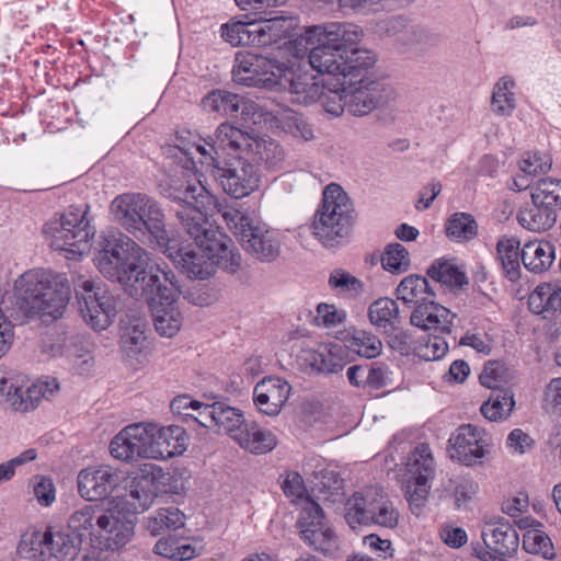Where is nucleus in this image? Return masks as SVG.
I'll return each instance as SVG.
<instances>
[{
    "mask_svg": "<svg viewBox=\"0 0 561 561\" xmlns=\"http://www.w3.org/2000/svg\"><path fill=\"white\" fill-rule=\"evenodd\" d=\"M481 538L484 546L473 547L474 556L481 561H508L519 547V537L511 523L501 516L483 524Z\"/></svg>",
    "mask_w": 561,
    "mask_h": 561,
    "instance_id": "nucleus-12",
    "label": "nucleus"
},
{
    "mask_svg": "<svg viewBox=\"0 0 561 561\" xmlns=\"http://www.w3.org/2000/svg\"><path fill=\"white\" fill-rule=\"evenodd\" d=\"M254 23V46L263 47L278 44L288 39V44L298 34H293L297 26V19L289 15H277Z\"/></svg>",
    "mask_w": 561,
    "mask_h": 561,
    "instance_id": "nucleus-27",
    "label": "nucleus"
},
{
    "mask_svg": "<svg viewBox=\"0 0 561 561\" xmlns=\"http://www.w3.org/2000/svg\"><path fill=\"white\" fill-rule=\"evenodd\" d=\"M123 472L110 466L88 468L78 474V491L82 497L93 502L106 499L123 481Z\"/></svg>",
    "mask_w": 561,
    "mask_h": 561,
    "instance_id": "nucleus-19",
    "label": "nucleus"
},
{
    "mask_svg": "<svg viewBox=\"0 0 561 561\" xmlns=\"http://www.w3.org/2000/svg\"><path fill=\"white\" fill-rule=\"evenodd\" d=\"M201 106L206 113H217L221 116L241 117L248 119L255 112L254 102L226 91L211 90L201 100Z\"/></svg>",
    "mask_w": 561,
    "mask_h": 561,
    "instance_id": "nucleus-21",
    "label": "nucleus"
},
{
    "mask_svg": "<svg viewBox=\"0 0 561 561\" xmlns=\"http://www.w3.org/2000/svg\"><path fill=\"white\" fill-rule=\"evenodd\" d=\"M232 439L254 455L266 454L277 445L275 435L268 430L261 428L255 422H245L237 434H232Z\"/></svg>",
    "mask_w": 561,
    "mask_h": 561,
    "instance_id": "nucleus-31",
    "label": "nucleus"
},
{
    "mask_svg": "<svg viewBox=\"0 0 561 561\" xmlns=\"http://www.w3.org/2000/svg\"><path fill=\"white\" fill-rule=\"evenodd\" d=\"M284 62L253 53H239L232 68L233 81L255 88L276 89Z\"/></svg>",
    "mask_w": 561,
    "mask_h": 561,
    "instance_id": "nucleus-13",
    "label": "nucleus"
},
{
    "mask_svg": "<svg viewBox=\"0 0 561 561\" xmlns=\"http://www.w3.org/2000/svg\"><path fill=\"white\" fill-rule=\"evenodd\" d=\"M455 318V313L432 298L414 307L410 316V323L424 331L435 330L450 333Z\"/></svg>",
    "mask_w": 561,
    "mask_h": 561,
    "instance_id": "nucleus-26",
    "label": "nucleus"
},
{
    "mask_svg": "<svg viewBox=\"0 0 561 561\" xmlns=\"http://www.w3.org/2000/svg\"><path fill=\"white\" fill-rule=\"evenodd\" d=\"M276 89L289 90L295 95L294 101L301 105H309L323 95V87L314 77L307 73H296L291 66L284 62L282 76Z\"/></svg>",
    "mask_w": 561,
    "mask_h": 561,
    "instance_id": "nucleus-23",
    "label": "nucleus"
},
{
    "mask_svg": "<svg viewBox=\"0 0 561 561\" xmlns=\"http://www.w3.org/2000/svg\"><path fill=\"white\" fill-rule=\"evenodd\" d=\"M533 438L520 428L513 430L506 439V445L512 453L525 454L531 448Z\"/></svg>",
    "mask_w": 561,
    "mask_h": 561,
    "instance_id": "nucleus-63",
    "label": "nucleus"
},
{
    "mask_svg": "<svg viewBox=\"0 0 561 561\" xmlns=\"http://www.w3.org/2000/svg\"><path fill=\"white\" fill-rule=\"evenodd\" d=\"M111 213L129 233L167 251L170 237L157 201L142 193L119 194L111 203Z\"/></svg>",
    "mask_w": 561,
    "mask_h": 561,
    "instance_id": "nucleus-6",
    "label": "nucleus"
},
{
    "mask_svg": "<svg viewBox=\"0 0 561 561\" xmlns=\"http://www.w3.org/2000/svg\"><path fill=\"white\" fill-rule=\"evenodd\" d=\"M305 543L322 553H333L337 548L334 531L325 524L322 507L310 497L302 500L301 511L296 523Z\"/></svg>",
    "mask_w": 561,
    "mask_h": 561,
    "instance_id": "nucleus-14",
    "label": "nucleus"
},
{
    "mask_svg": "<svg viewBox=\"0 0 561 561\" xmlns=\"http://www.w3.org/2000/svg\"><path fill=\"white\" fill-rule=\"evenodd\" d=\"M409 479L405 484V497L410 505L421 508L431 489L430 480L435 474V463L427 444H420L409 457L407 463Z\"/></svg>",
    "mask_w": 561,
    "mask_h": 561,
    "instance_id": "nucleus-16",
    "label": "nucleus"
},
{
    "mask_svg": "<svg viewBox=\"0 0 561 561\" xmlns=\"http://www.w3.org/2000/svg\"><path fill=\"white\" fill-rule=\"evenodd\" d=\"M185 525V515L175 506L156 510L145 518V528L151 536H159L167 530H176Z\"/></svg>",
    "mask_w": 561,
    "mask_h": 561,
    "instance_id": "nucleus-39",
    "label": "nucleus"
},
{
    "mask_svg": "<svg viewBox=\"0 0 561 561\" xmlns=\"http://www.w3.org/2000/svg\"><path fill=\"white\" fill-rule=\"evenodd\" d=\"M345 87L346 111L354 116H364L373 112L383 101L382 84L360 78L343 80L341 83Z\"/></svg>",
    "mask_w": 561,
    "mask_h": 561,
    "instance_id": "nucleus-18",
    "label": "nucleus"
},
{
    "mask_svg": "<svg viewBox=\"0 0 561 561\" xmlns=\"http://www.w3.org/2000/svg\"><path fill=\"white\" fill-rule=\"evenodd\" d=\"M354 219L351 198L341 185L330 183L322 194L311 225L313 236L324 245L332 247L348 236Z\"/></svg>",
    "mask_w": 561,
    "mask_h": 561,
    "instance_id": "nucleus-7",
    "label": "nucleus"
},
{
    "mask_svg": "<svg viewBox=\"0 0 561 561\" xmlns=\"http://www.w3.org/2000/svg\"><path fill=\"white\" fill-rule=\"evenodd\" d=\"M221 216L227 226L233 231L239 240L241 239L242 233H245L247 229L254 225V221L249 213L236 207L225 208L221 211Z\"/></svg>",
    "mask_w": 561,
    "mask_h": 561,
    "instance_id": "nucleus-54",
    "label": "nucleus"
},
{
    "mask_svg": "<svg viewBox=\"0 0 561 561\" xmlns=\"http://www.w3.org/2000/svg\"><path fill=\"white\" fill-rule=\"evenodd\" d=\"M382 267L391 273H403L410 266L408 250L400 243H390L381 255Z\"/></svg>",
    "mask_w": 561,
    "mask_h": 561,
    "instance_id": "nucleus-50",
    "label": "nucleus"
},
{
    "mask_svg": "<svg viewBox=\"0 0 561 561\" xmlns=\"http://www.w3.org/2000/svg\"><path fill=\"white\" fill-rule=\"evenodd\" d=\"M100 514H105L98 505H84L72 513L68 520V526L75 534H83L98 536L96 518Z\"/></svg>",
    "mask_w": 561,
    "mask_h": 561,
    "instance_id": "nucleus-47",
    "label": "nucleus"
},
{
    "mask_svg": "<svg viewBox=\"0 0 561 561\" xmlns=\"http://www.w3.org/2000/svg\"><path fill=\"white\" fill-rule=\"evenodd\" d=\"M449 455L466 466L480 463L489 453L491 435L473 424H462L449 438Z\"/></svg>",
    "mask_w": 561,
    "mask_h": 561,
    "instance_id": "nucleus-17",
    "label": "nucleus"
},
{
    "mask_svg": "<svg viewBox=\"0 0 561 561\" xmlns=\"http://www.w3.org/2000/svg\"><path fill=\"white\" fill-rule=\"evenodd\" d=\"M515 407L513 391L510 389L493 390L488 401H485L480 411L489 421L506 420Z\"/></svg>",
    "mask_w": 561,
    "mask_h": 561,
    "instance_id": "nucleus-41",
    "label": "nucleus"
},
{
    "mask_svg": "<svg viewBox=\"0 0 561 561\" xmlns=\"http://www.w3.org/2000/svg\"><path fill=\"white\" fill-rule=\"evenodd\" d=\"M552 165V159L543 152H526L520 159L519 173L514 178V186L518 191L530 186L535 176L547 173Z\"/></svg>",
    "mask_w": 561,
    "mask_h": 561,
    "instance_id": "nucleus-36",
    "label": "nucleus"
},
{
    "mask_svg": "<svg viewBox=\"0 0 561 561\" xmlns=\"http://www.w3.org/2000/svg\"><path fill=\"white\" fill-rule=\"evenodd\" d=\"M154 434V459H169L186 450V432L183 427L171 425L158 427Z\"/></svg>",
    "mask_w": 561,
    "mask_h": 561,
    "instance_id": "nucleus-34",
    "label": "nucleus"
},
{
    "mask_svg": "<svg viewBox=\"0 0 561 561\" xmlns=\"http://www.w3.org/2000/svg\"><path fill=\"white\" fill-rule=\"evenodd\" d=\"M329 284L340 293H357L362 288L360 280L342 270H335L330 275Z\"/></svg>",
    "mask_w": 561,
    "mask_h": 561,
    "instance_id": "nucleus-58",
    "label": "nucleus"
},
{
    "mask_svg": "<svg viewBox=\"0 0 561 561\" xmlns=\"http://www.w3.org/2000/svg\"><path fill=\"white\" fill-rule=\"evenodd\" d=\"M58 389L55 378L37 380L30 386L19 385L16 380L10 392H7L5 402L13 411L25 413L36 409L42 399L48 400Z\"/></svg>",
    "mask_w": 561,
    "mask_h": 561,
    "instance_id": "nucleus-20",
    "label": "nucleus"
},
{
    "mask_svg": "<svg viewBox=\"0 0 561 561\" xmlns=\"http://www.w3.org/2000/svg\"><path fill=\"white\" fill-rule=\"evenodd\" d=\"M556 259V249L549 241L534 240L522 249L520 260L524 266L534 273L547 271Z\"/></svg>",
    "mask_w": 561,
    "mask_h": 561,
    "instance_id": "nucleus-37",
    "label": "nucleus"
},
{
    "mask_svg": "<svg viewBox=\"0 0 561 561\" xmlns=\"http://www.w3.org/2000/svg\"><path fill=\"white\" fill-rule=\"evenodd\" d=\"M523 548L526 552L541 554L545 559L554 558L553 545L551 539L542 530L533 528L526 530L523 537Z\"/></svg>",
    "mask_w": 561,
    "mask_h": 561,
    "instance_id": "nucleus-49",
    "label": "nucleus"
},
{
    "mask_svg": "<svg viewBox=\"0 0 561 561\" xmlns=\"http://www.w3.org/2000/svg\"><path fill=\"white\" fill-rule=\"evenodd\" d=\"M88 206H69L57 219L44 226V232L50 237V247L58 251L83 254L89 250V241L95 234L91 225Z\"/></svg>",
    "mask_w": 561,
    "mask_h": 561,
    "instance_id": "nucleus-8",
    "label": "nucleus"
},
{
    "mask_svg": "<svg viewBox=\"0 0 561 561\" xmlns=\"http://www.w3.org/2000/svg\"><path fill=\"white\" fill-rule=\"evenodd\" d=\"M448 352V343L439 336L430 337L428 341L419 350L420 358L432 362L438 360Z\"/></svg>",
    "mask_w": 561,
    "mask_h": 561,
    "instance_id": "nucleus-59",
    "label": "nucleus"
},
{
    "mask_svg": "<svg viewBox=\"0 0 561 561\" xmlns=\"http://www.w3.org/2000/svg\"><path fill=\"white\" fill-rule=\"evenodd\" d=\"M84 534H75L68 530H56L48 526L45 531L35 530L30 537V557L46 561L50 558L57 561H75L81 551ZM22 545H27L23 541Z\"/></svg>",
    "mask_w": 561,
    "mask_h": 561,
    "instance_id": "nucleus-11",
    "label": "nucleus"
},
{
    "mask_svg": "<svg viewBox=\"0 0 561 561\" xmlns=\"http://www.w3.org/2000/svg\"><path fill=\"white\" fill-rule=\"evenodd\" d=\"M243 250L262 262L275 261L280 252L277 233L260 225H253L239 240Z\"/></svg>",
    "mask_w": 561,
    "mask_h": 561,
    "instance_id": "nucleus-24",
    "label": "nucleus"
},
{
    "mask_svg": "<svg viewBox=\"0 0 561 561\" xmlns=\"http://www.w3.org/2000/svg\"><path fill=\"white\" fill-rule=\"evenodd\" d=\"M344 518L354 530L371 525L393 529L399 523V513L382 490L370 489L346 500Z\"/></svg>",
    "mask_w": 561,
    "mask_h": 561,
    "instance_id": "nucleus-9",
    "label": "nucleus"
},
{
    "mask_svg": "<svg viewBox=\"0 0 561 561\" xmlns=\"http://www.w3.org/2000/svg\"><path fill=\"white\" fill-rule=\"evenodd\" d=\"M397 299L405 305L427 301L436 297V289L425 276L411 274L405 276L396 288Z\"/></svg>",
    "mask_w": 561,
    "mask_h": 561,
    "instance_id": "nucleus-35",
    "label": "nucleus"
},
{
    "mask_svg": "<svg viewBox=\"0 0 561 561\" xmlns=\"http://www.w3.org/2000/svg\"><path fill=\"white\" fill-rule=\"evenodd\" d=\"M73 286L84 321L95 331L107 329L117 316L119 299L101 284L84 276H78Z\"/></svg>",
    "mask_w": 561,
    "mask_h": 561,
    "instance_id": "nucleus-10",
    "label": "nucleus"
},
{
    "mask_svg": "<svg viewBox=\"0 0 561 561\" xmlns=\"http://www.w3.org/2000/svg\"><path fill=\"white\" fill-rule=\"evenodd\" d=\"M94 263L105 278L121 284L130 297L149 305L154 329L161 336L172 337L180 331L183 317L176 301L182 289L172 270L149 266L147 251L122 232L104 238Z\"/></svg>",
    "mask_w": 561,
    "mask_h": 561,
    "instance_id": "nucleus-1",
    "label": "nucleus"
},
{
    "mask_svg": "<svg viewBox=\"0 0 561 561\" xmlns=\"http://www.w3.org/2000/svg\"><path fill=\"white\" fill-rule=\"evenodd\" d=\"M221 37L231 46H254V23L231 21L220 27Z\"/></svg>",
    "mask_w": 561,
    "mask_h": 561,
    "instance_id": "nucleus-44",
    "label": "nucleus"
},
{
    "mask_svg": "<svg viewBox=\"0 0 561 561\" xmlns=\"http://www.w3.org/2000/svg\"><path fill=\"white\" fill-rule=\"evenodd\" d=\"M362 37V28L351 23L312 25L293 38L289 50L298 59L307 57L319 73L341 76L345 50L358 45Z\"/></svg>",
    "mask_w": 561,
    "mask_h": 561,
    "instance_id": "nucleus-4",
    "label": "nucleus"
},
{
    "mask_svg": "<svg viewBox=\"0 0 561 561\" xmlns=\"http://www.w3.org/2000/svg\"><path fill=\"white\" fill-rule=\"evenodd\" d=\"M367 387L381 389L390 383V373L386 365L367 366Z\"/></svg>",
    "mask_w": 561,
    "mask_h": 561,
    "instance_id": "nucleus-64",
    "label": "nucleus"
},
{
    "mask_svg": "<svg viewBox=\"0 0 561 561\" xmlns=\"http://www.w3.org/2000/svg\"><path fill=\"white\" fill-rule=\"evenodd\" d=\"M33 493L42 506H50L56 500V489L53 480L45 476L32 479Z\"/></svg>",
    "mask_w": 561,
    "mask_h": 561,
    "instance_id": "nucleus-56",
    "label": "nucleus"
},
{
    "mask_svg": "<svg viewBox=\"0 0 561 561\" xmlns=\"http://www.w3.org/2000/svg\"><path fill=\"white\" fill-rule=\"evenodd\" d=\"M167 196L176 204L173 209L175 216L196 248L176 249L172 244L174 241L170 239L167 251L163 248L158 249L181 265L190 278L207 279L215 273L216 267L234 274L241 266V255L231 239L214 227L197 206L206 197V188L199 180L185 187H175Z\"/></svg>",
    "mask_w": 561,
    "mask_h": 561,
    "instance_id": "nucleus-2",
    "label": "nucleus"
},
{
    "mask_svg": "<svg viewBox=\"0 0 561 561\" xmlns=\"http://www.w3.org/2000/svg\"><path fill=\"white\" fill-rule=\"evenodd\" d=\"M530 206L519 209L517 214L518 224L534 232H542L550 229L557 221L558 211L553 207L548 206V203L539 198L537 199L533 194Z\"/></svg>",
    "mask_w": 561,
    "mask_h": 561,
    "instance_id": "nucleus-32",
    "label": "nucleus"
},
{
    "mask_svg": "<svg viewBox=\"0 0 561 561\" xmlns=\"http://www.w3.org/2000/svg\"><path fill=\"white\" fill-rule=\"evenodd\" d=\"M340 346H321L318 350L301 348L297 354V364L307 374H336L344 367V362L337 352Z\"/></svg>",
    "mask_w": 561,
    "mask_h": 561,
    "instance_id": "nucleus-25",
    "label": "nucleus"
},
{
    "mask_svg": "<svg viewBox=\"0 0 561 561\" xmlns=\"http://www.w3.org/2000/svg\"><path fill=\"white\" fill-rule=\"evenodd\" d=\"M291 385L284 378L268 376L256 383L253 401L260 412L275 416L289 398Z\"/></svg>",
    "mask_w": 561,
    "mask_h": 561,
    "instance_id": "nucleus-22",
    "label": "nucleus"
},
{
    "mask_svg": "<svg viewBox=\"0 0 561 561\" xmlns=\"http://www.w3.org/2000/svg\"><path fill=\"white\" fill-rule=\"evenodd\" d=\"M154 466L151 463H145L140 469V473H137L131 478L128 486L126 497L128 504L135 512L146 511L152 503L153 492V480H154Z\"/></svg>",
    "mask_w": 561,
    "mask_h": 561,
    "instance_id": "nucleus-30",
    "label": "nucleus"
},
{
    "mask_svg": "<svg viewBox=\"0 0 561 561\" xmlns=\"http://www.w3.org/2000/svg\"><path fill=\"white\" fill-rule=\"evenodd\" d=\"M477 222L466 213L453 215L446 226L447 234L456 240H470L477 234Z\"/></svg>",
    "mask_w": 561,
    "mask_h": 561,
    "instance_id": "nucleus-51",
    "label": "nucleus"
},
{
    "mask_svg": "<svg viewBox=\"0 0 561 561\" xmlns=\"http://www.w3.org/2000/svg\"><path fill=\"white\" fill-rule=\"evenodd\" d=\"M505 367L497 362H491L484 365L479 379L482 386L492 390H499L504 389L502 385L505 382Z\"/></svg>",
    "mask_w": 561,
    "mask_h": 561,
    "instance_id": "nucleus-57",
    "label": "nucleus"
},
{
    "mask_svg": "<svg viewBox=\"0 0 561 561\" xmlns=\"http://www.w3.org/2000/svg\"><path fill=\"white\" fill-rule=\"evenodd\" d=\"M14 297L25 314L57 320L69 302L70 286L62 274L30 270L15 280Z\"/></svg>",
    "mask_w": 561,
    "mask_h": 561,
    "instance_id": "nucleus-5",
    "label": "nucleus"
},
{
    "mask_svg": "<svg viewBox=\"0 0 561 561\" xmlns=\"http://www.w3.org/2000/svg\"><path fill=\"white\" fill-rule=\"evenodd\" d=\"M529 310L548 318L561 312V282L539 284L528 297Z\"/></svg>",
    "mask_w": 561,
    "mask_h": 561,
    "instance_id": "nucleus-33",
    "label": "nucleus"
},
{
    "mask_svg": "<svg viewBox=\"0 0 561 561\" xmlns=\"http://www.w3.org/2000/svg\"><path fill=\"white\" fill-rule=\"evenodd\" d=\"M213 142L181 144L175 148L183 154L181 159L186 171H194V182H176L168 190V194L175 187H185L194 184L204 173H209L222 187L225 193L242 198L259 187L260 175L257 167L240 154L252 150L255 142L247 133L228 124H220L211 139ZM204 188L205 186L202 185Z\"/></svg>",
    "mask_w": 561,
    "mask_h": 561,
    "instance_id": "nucleus-3",
    "label": "nucleus"
},
{
    "mask_svg": "<svg viewBox=\"0 0 561 561\" xmlns=\"http://www.w3.org/2000/svg\"><path fill=\"white\" fill-rule=\"evenodd\" d=\"M368 319L371 325L389 336L393 335L403 322L397 301L388 297L378 298L369 305Z\"/></svg>",
    "mask_w": 561,
    "mask_h": 561,
    "instance_id": "nucleus-29",
    "label": "nucleus"
},
{
    "mask_svg": "<svg viewBox=\"0 0 561 561\" xmlns=\"http://www.w3.org/2000/svg\"><path fill=\"white\" fill-rule=\"evenodd\" d=\"M214 412L216 415L215 426L225 431L231 438L232 434H237L247 422L239 409L230 407L225 402L217 401L216 411Z\"/></svg>",
    "mask_w": 561,
    "mask_h": 561,
    "instance_id": "nucleus-48",
    "label": "nucleus"
},
{
    "mask_svg": "<svg viewBox=\"0 0 561 561\" xmlns=\"http://www.w3.org/2000/svg\"><path fill=\"white\" fill-rule=\"evenodd\" d=\"M214 411H216V402L209 404L198 401L192 411L190 422L207 428L215 426L216 415Z\"/></svg>",
    "mask_w": 561,
    "mask_h": 561,
    "instance_id": "nucleus-62",
    "label": "nucleus"
},
{
    "mask_svg": "<svg viewBox=\"0 0 561 561\" xmlns=\"http://www.w3.org/2000/svg\"><path fill=\"white\" fill-rule=\"evenodd\" d=\"M410 49L426 51L438 44V36L425 28L412 27L404 33Z\"/></svg>",
    "mask_w": 561,
    "mask_h": 561,
    "instance_id": "nucleus-55",
    "label": "nucleus"
},
{
    "mask_svg": "<svg viewBox=\"0 0 561 561\" xmlns=\"http://www.w3.org/2000/svg\"><path fill=\"white\" fill-rule=\"evenodd\" d=\"M156 424L135 423L123 428L110 444L111 455L123 461L154 459Z\"/></svg>",
    "mask_w": 561,
    "mask_h": 561,
    "instance_id": "nucleus-15",
    "label": "nucleus"
},
{
    "mask_svg": "<svg viewBox=\"0 0 561 561\" xmlns=\"http://www.w3.org/2000/svg\"><path fill=\"white\" fill-rule=\"evenodd\" d=\"M519 245V240L514 237H503L496 244L497 257L511 279L518 273L519 257L522 254Z\"/></svg>",
    "mask_w": 561,
    "mask_h": 561,
    "instance_id": "nucleus-43",
    "label": "nucleus"
},
{
    "mask_svg": "<svg viewBox=\"0 0 561 561\" xmlns=\"http://www.w3.org/2000/svg\"><path fill=\"white\" fill-rule=\"evenodd\" d=\"M81 340L78 336H73L69 340L68 344L65 345V348H62L60 345L55 346L51 345L49 353L53 356H75L77 359H82L80 363L81 367H78L80 374H83L85 370L90 367V359L91 356L89 355V350L84 346L78 347V344H81Z\"/></svg>",
    "mask_w": 561,
    "mask_h": 561,
    "instance_id": "nucleus-53",
    "label": "nucleus"
},
{
    "mask_svg": "<svg viewBox=\"0 0 561 561\" xmlns=\"http://www.w3.org/2000/svg\"><path fill=\"white\" fill-rule=\"evenodd\" d=\"M345 87L342 85L341 90L330 91L329 93L322 95L320 100H322L323 110L331 114L334 117L340 116L346 110L345 102Z\"/></svg>",
    "mask_w": 561,
    "mask_h": 561,
    "instance_id": "nucleus-60",
    "label": "nucleus"
},
{
    "mask_svg": "<svg viewBox=\"0 0 561 561\" xmlns=\"http://www.w3.org/2000/svg\"><path fill=\"white\" fill-rule=\"evenodd\" d=\"M347 347L357 355L365 358L377 357L382 350L380 339L371 332L356 330L347 341Z\"/></svg>",
    "mask_w": 561,
    "mask_h": 561,
    "instance_id": "nucleus-45",
    "label": "nucleus"
},
{
    "mask_svg": "<svg viewBox=\"0 0 561 561\" xmlns=\"http://www.w3.org/2000/svg\"><path fill=\"white\" fill-rule=\"evenodd\" d=\"M98 537L108 550L123 548L134 536V523L113 512L100 514L96 518Z\"/></svg>",
    "mask_w": 561,
    "mask_h": 561,
    "instance_id": "nucleus-28",
    "label": "nucleus"
},
{
    "mask_svg": "<svg viewBox=\"0 0 561 561\" xmlns=\"http://www.w3.org/2000/svg\"><path fill=\"white\" fill-rule=\"evenodd\" d=\"M515 82L507 78H501L494 85L492 94V111L502 116H510L515 108V98L512 89Z\"/></svg>",
    "mask_w": 561,
    "mask_h": 561,
    "instance_id": "nucleus-46",
    "label": "nucleus"
},
{
    "mask_svg": "<svg viewBox=\"0 0 561 561\" xmlns=\"http://www.w3.org/2000/svg\"><path fill=\"white\" fill-rule=\"evenodd\" d=\"M427 276L440 286L462 287L468 283L462 273L451 261L438 259L427 268Z\"/></svg>",
    "mask_w": 561,
    "mask_h": 561,
    "instance_id": "nucleus-42",
    "label": "nucleus"
},
{
    "mask_svg": "<svg viewBox=\"0 0 561 561\" xmlns=\"http://www.w3.org/2000/svg\"><path fill=\"white\" fill-rule=\"evenodd\" d=\"M531 194L540 201L548 203L556 211L561 210V180L554 178H543L537 182Z\"/></svg>",
    "mask_w": 561,
    "mask_h": 561,
    "instance_id": "nucleus-52",
    "label": "nucleus"
},
{
    "mask_svg": "<svg viewBox=\"0 0 561 561\" xmlns=\"http://www.w3.org/2000/svg\"><path fill=\"white\" fill-rule=\"evenodd\" d=\"M146 322L141 318L121 320V348L129 357L140 354L146 347Z\"/></svg>",
    "mask_w": 561,
    "mask_h": 561,
    "instance_id": "nucleus-38",
    "label": "nucleus"
},
{
    "mask_svg": "<svg viewBox=\"0 0 561 561\" xmlns=\"http://www.w3.org/2000/svg\"><path fill=\"white\" fill-rule=\"evenodd\" d=\"M346 314L344 311L337 310L332 305L320 304L317 307L316 321L318 324H322L325 328H333L342 323Z\"/></svg>",
    "mask_w": 561,
    "mask_h": 561,
    "instance_id": "nucleus-61",
    "label": "nucleus"
},
{
    "mask_svg": "<svg viewBox=\"0 0 561 561\" xmlns=\"http://www.w3.org/2000/svg\"><path fill=\"white\" fill-rule=\"evenodd\" d=\"M375 61V56L370 50L360 49L357 45H353V47L345 50L341 76L343 77V80H347V78H350L352 81L365 78L363 72L373 67Z\"/></svg>",
    "mask_w": 561,
    "mask_h": 561,
    "instance_id": "nucleus-40",
    "label": "nucleus"
}]
</instances>
